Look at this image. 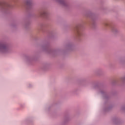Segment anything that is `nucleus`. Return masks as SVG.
<instances>
[{
  "label": "nucleus",
  "mask_w": 125,
  "mask_h": 125,
  "mask_svg": "<svg viewBox=\"0 0 125 125\" xmlns=\"http://www.w3.org/2000/svg\"><path fill=\"white\" fill-rule=\"evenodd\" d=\"M0 50L2 52H7L8 51V47L6 45L0 44Z\"/></svg>",
  "instance_id": "f257e3e1"
},
{
  "label": "nucleus",
  "mask_w": 125,
  "mask_h": 125,
  "mask_svg": "<svg viewBox=\"0 0 125 125\" xmlns=\"http://www.w3.org/2000/svg\"><path fill=\"white\" fill-rule=\"evenodd\" d=\"M0 6H1V7H2L3 9H5V8L9 7V5L7 3L0 2Z\"/></svg>",
  "instance_id": "f03ea898"
},
{
  "label": "nucleus",
  "mask_w": 125,
  "mask_h": 125,
  "mask_svg": "<svg viewBox=\"0 0 125 125\" xmlns=\"http://www.w3.org/2000/svg\"><path fill=\"white\" fill-rule=\"evenodd\" d=\"M75 30L76 31V34L78 37H81L82 35V32L80 31V27L79 26H76Z\"/></svg>",
  "instance_id": "7ed1b4c3"
},
{
  "label": "nucleus",
  "mask_w": 125,
  "mask_h": 125,
  "mask_svg": "<svg viewBox=\"0 0 125 125\" xmlns=\"http://www.w3.org/2000/svg\"><path fill=\"white\" fill-rule=\"evenodd\" d=\"M46 15V12L45 11H42L40 12V16H41L42 17H43Z\"/></svg>",
  "instance_id": "20e7f679"
},
{
  "label": "nucleus",
  "mask_w": 125,
  "mask_h": 125,
  "mask_svg": "<svg viewBox=\"0 0 125 125\" xmlns=\"http://www.w3.org/2000/svg\"><path fill=\"white\" fill-rule=\"evenodd\" d=\"M26 4L27 5V6H31V5H32V2L31 1H27L26 3Z\"/></svg>",
  "instance_id": "39448f33"
},
{
  "label": "nucleus",
  "mask_w": 125,
  "mask_h": 125,
  "mask_svg": "<svg viewBox=\"0 0 125 125\" xmlns=\"http://www.w3.org/2000/svg\"><path fill=\"white\" fill-rule=\"evenodd\" d=\"M106 26H108V24H106Z\"/></svg>",
  "instance_id": "423d86ee"
}]
</instances>
